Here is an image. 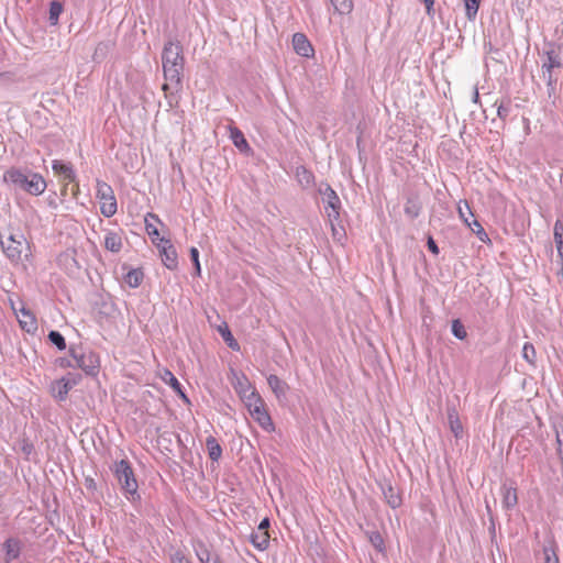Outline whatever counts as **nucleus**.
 Segmentation results:
<instances>
[{
	"label": "nucleus",
	"instance_id": "1",
	"mask_svg": "<svg viewBox=\"0 0 563 563\" xmlns=\"http://www.w3.org/2000/svg\"><path fill=\"white\" fill-rule=\"evenodd\" d=\"M162 63L164 77L167 81L163 85V90L180 88L184 70L183 47L178 43L167 42L163 48Z\"/></svg>",
	"mask_w": 563,
	"mask_h": 563
},
{
	"label": "nucleus",
	"instance_id": "2",
	"mask_svg": "<svg viewBox=\"0 0 563 563\" xmlns=\"http://www.w3.org/2000/svg\"><path fill=\"white\" fill-rule=\"evenodd\" d=\"M0 246L12 265L24 264L32 256L30 242L19 230H10L5 238L0 234Z\"/></svg>",
	"mask_w": 563,
	"mask_h": 563
},
{
	"label": "nucleus",
	"instance_id": "3",
	"mask_svg": "<svg viewBox=\"0 0 563 563\" xmlns=\"http://www.w3.org/2000/svg\"><path fill=\"white\" fill-rule=\"evenodd\" d=\"M3 179L12 184L15 188L34 196L43 194L46 188V181L40 174L23 172L19 168L7 170L3 175Z\"/></svg>",
	"mask_w": 563,
	"mask_h": 563
},
{
	"label": "nucleus",
	"instance_id": "4",
	"mask_svg": "<svg viewBox=\"0 0 563 563\" xmlns=\"http://www.w3.org/2000/svg\"><path fill=\"white\" fill-rule=\"evenodd\" d=\"M111 471L113 472L125 498L131 503L140 501L141 496L137 492L139 484L130 462L128 460L114 462Z\"/></svg>",
	"mask_w": 563,
	"mask_h": 563
},
{
	"label": "nucleus",
	"instance_id": "5",
	"mask_svg": "<svg viewBox=\"0 0 563 563\" xmlns=\"http://www.w3.org/2000/svg\"><path fill=\"white\" fill-rule=\"evenodd\" d=\"M318 191L322 197L327 217L332 224V229L334 230L333 222L338 221L340 218L341 200L333 188L327 183H321Z\"/></svg>",
	"mask_w": 563,
	"mask_h": 563
},
{
	"label": "nucleus",
	"instance_id": "6",
	"mask_svg": "<svg viewBox=\"0 0 563 563\" xmlns=\"http://www.w3.org/2000/svg\"><path fill=\"white\" fill-rule=\"evenodd\" d=\"M70 356L75 361V364L67 363V366H76L81 368L88 375H95L99 368V356L92 352H82L81 350L71 346L69 349Z\"/></svg>",
	"mask_w": 563,
	"mask_h": 563
},
{
	"label": "nucleus",
	"instance_id": "7",
	"mask_svg": "<svg viewBox=\"0 0 563 563\" xmlns=\"http://www.w3.org/2000/svg\"><path fill=\"white\" fill-rule=\"evenodd\" d=\"M96 196L100 200L101 214L110 218L117 213L118 205L111 186L104 181L98 180Z\"/></svg>",
	"mask_w": 563,
	"mask_h": 563
},
{
	"label": "nucleus",
	"instance_id": "8",
	"mask_svg": "<svg viewBox=\"0 0 563 563\" xmlns=\"http://www.w3.org/2000/svg\"><path fill=\"white\" fill-rule=\"evenodd\" d=\"M249 413L264 431L271 433L275 430L274 422L265 407V402L255 406Z\"/></svg>",
	"mask_w": 563,
	"mask_h": 563
},
{
	"label": "nucleus",
	"instance_id": "9",
	"mask_svg": "<svg viewBox=\"0 0 563 563\" xmlns=\"http://www.w3.org/2000/svg\"><path fill=\"white\" fill-rule=\"evenodd\" d=\"M194 551L200 563H222L219 554L211 552L203 541L195 542Z\"/></svg>",
	"mask_w": 563,
	"mask_h": 563
},
{
	"label": "nucleus",
	"instance_id": "10",
	"mask_svg": "<svg viewBox=\"0 0 563 563\" xmlns=\"http://www.w3.org/2000/svg\"><path fill=\"white\" fill-rule=\"evenodd\" d=\"M52 168L56 175L63 178L68 184L74 183L77 178L76 173L70 163H64L55 159L52 163Z\"/></svg>",
	"mask_w": 563,
	"mask_h": 563
},
{
	"label": "nucleus",
	"instance_id": "11",
	"mask_svg": "<svg viewBox=\"0 0 563 563\" xmlns=\"http://www.w3.org/2000/svg\"><path fill=\"white\" fill-rule=\"evenodd\" d=\"M163 245L161 246V254L164 265L168 269H174L177 267V252L176 249L170 244L168 240L162 239Z\"/></svg>",
	"mask_w": 563,
	"mask_h": 563
},
{
	"label": "nucleus",
	"instance_id": "12",
	"mask_svg": "<svg viewBox=\"0 0 563 563\" xmlns=\"http://www.w3.org/2000/svg\"><path fill=\"white\" fill-rule=\"evenodd\" d=\"M292 46L295 52L303 57H309L313 53L312 45L308 41L307 36L302 33H296L292 36Z\"/></svg>",
	"mask_w": 563,
	"mask_h": 563
},
{
	"label": "nucleus",
	"instance_id": "13",
	"mask_svg": "<svg viewBox=\"0 0 563 563\" xmlns=\"http://www.w3.org/2000/svg\"><path fill=\"white\" fill-rule=\"evenodd\" d=\"M21 541L16 538H9L3 543L4 560L10 563L16 560L21 553Z\"/></svg>",
	"mask_w": 563,
	"mask_h": 563
},
{
	"label": "nucleus",
	"instance_id": "14",
	"mask_svg": "<svg viewBox=\"0 0 563 563\" xmlns=\"http://www.w3.org/2000/svg\"><path fill=\"white\" fill-rule=\"evenodd\" d=\"M267 384L272 391L277 397V399L282 400L286 398L287 393L289 390V386L287 385L286 382L280 379L277 375L271 374L267 377Z\"/></svg>",
	"mask_w": 563,
	"mask_h": 563
},
{
	"label": "nucleus",
	"instance_id": "15",
	"mask_svg": "<svg viewBox=\"0 0 563 563\" xmlns=\"http://www.w3.org/2000/svg\"><path fill=\"white\" fill-rule=\"evenodd\" d=\"M231 383L240 398L247 394L249 391H251L252 389H254L251 385V382L243 373L233 372Z\"/></svg>",
	"mask_w": 563,
	"mask_h": 563
},
{
	"label": "nucleus",
	"instance_id": "16",
	"mask_svg": "<svg viewBox=\"0 0 563 563\" xmlns=\"http://www.w3.org/2000/svg\"><path fill=\"white\" fill-rule=\"evenodd\" d=\"M49 389H51L52 396L56 400L64 401V400H66V398L68 396V393L71 389V387L63 378H60V379L54 380L51 384V388Z\"/></svg>",
	"mask_w": 563,
	"mask_h": 563
},
{
	"label": "nucleus",
	"instance_id": "17",
	"mask_svg": "<svg viewBox=\"0 0 563 563\" xmlns=\"http://www.w3.org/2000/svg\"><path fill=\"white\" fill-rule=\"evenodd\" d=\"M229 132L230 139L236 148H239L243 153H249L251 151V147L240 129H238L236 126H230Z\"/></svg>",
	"mask_w": 563,
	"mask_h": 563
},
{
	"label": "nucleus",
	"instance_id": "18",
	"mask_svg": "<svg viewBox=\"0 0 563 563\" xmlns=\"http://www.w3.org/2000/svg\"><path fill=\"white\" fill-rule=\"evenodd\" d=\"M382 490H383V495H384L387 504L391 508L395 509V508L400 507L402 500H401V496H400L398 489L393 487L390 484H386V485L382 486Z\"/></svg>",
	"mask_w": 563,
	"mask_h": 563
},
{
	"label": "nucleus",
	"instance_id": "19",
	"mask_svg": "<svg viewBox=\"0 0 563 563\" xmlns=\"http://www.w3.org/2000/svg\"><path fill=\"white\" fill-rule=\"evenodd\" d=\"M269 538L268 531L256 530L252 532L250 541L258 551H265L269 545Z\"/></svg>",
	"mask_w": 563,
	"mask_h": 563
},
{
	"label": "nucleus",
	"instance_id": "20",
	"mask_svg": "<svg viewBox=\"0 0 563 563\" xmlns=\"http://www.w3.org/2000/svg\"><path fill=\"white\" fill-rule=\"evenodd\" d=\"M104 247L113 253H119L122 249V238L119 233L109 231L104 236Z\"/></svg>",
	"mask_w": 563,
	"mask_h": 563
},
{
	"label": "nucleus",
	"instance_id": "21",
	"mask_svg": "<svg viewBox=\"0 0 563 563\" xmlns=\"http://www.w3.org/2000/svg\"><path fill=\"white\" fill-rule=\"evenodd\" d=\"M563 64L561 62V58L559 54L554 51H548L547 52V60L542 65V69H545L549 73V82L551 81V70L553 68H560Z\"/></svg>",
	"mask_w": 563,
	"mask_h": 563
},
{
	"label": "nucleus",
	"instance_id": "22",
	"mask_svg": "<svg viewBox=\"0 0 563 563\" xmlns=\"http://www.w3.org/2000/svg\"><path fill=\"white\" fill-rule=\"evenodd\" d=\"M503 505L507 509L514 508L518 503L517 490L514 487L504 485L501 487Z\"/></svg>",
	"mask_w": 563,
	"mask_h": 563
},
{
	"label": "nucleus",
	"instance_id": "23",
	"mask_svg": "<svg viewBox=\"0 0 563 563\" xmlns=\"http://www.w3.org/2000/svg\"><path fill=\"white\" fill-rule=\"evenodd\" d=\"M143 278H144V273L141 268H132L125 274L124 282L131 288H136L141 285Z\"/></svg>",
	"mask_w": 563,
	"mask_h": 563
},
{
	"label": "nucleus",
	"instance_id": "24",
	"mask_svg": "<svg viewBox=\"0 0 563 563\" xmlns=\"http://www.w3.org/2000/svg\"><path fill=\"white\" fill-rule=\"evenodd\" d=\"M206 446L208 450L209 457L212 461H218L222 455V448L214 437H208L206 440Z\"/></svg>",
	"mask_w": 563,
	"mask_h": 563
},
{
	"label": "nucleus",
	"instance_id": "25",
	"mask_svg": "<svg viewBox=\"0 0 563 563\" xmlns=\"http://www.w3.org/2000/svg\"><path fill=\"white\" fill-rule=\"evenodd\" d=\"M240 399L247 408V411L252 410V408H254L255 406H258L262 402H264L263 398L255 389H252L251 391L242 396Z\"/></svg>",
	"mask_w": 563,
	"mask_h": 563
},
{
	"label": "nucleus",
	"instance_id": "26",
	"mask_svg": "<svg viewBox=\"0 0 563 563\" xmlns=\"http://www.w3.org/2000/svg\"><path fill=\"white\" fill-rule=\"evenodd\" d=\"M296 176L298 181L305 187H309L314 180L313 174L303 166L297 167Z\"/></svg>",
	"mask_w": 563,
	"mask_h": 563
},
{
	"label": "nucleus",
	"instance_id": "27",
	"mask_svg": "<svg viewBox=\"0 0 563 563\" xmlns=\"http://www.w3.org/2000/svg\"><path fill=\"white\" fill-rule=\"evenodd\" d=\"M339 14H349L353 10L352 0H330Z\"/></svg>",
	"mask_w": 563,
	"mask_h": 563
},
{
	"label": "nucleus",
	"instance_id": "28",
	"mask_svg": "<svg viewBox=\"0 0 563 563\" xmlns=\"http://www.w3.org/2000/svg\"><path fill=\"white\" fill-rule=\"evenodd\" d=\"M449 422H450L451 431L454 433V435L456 438H459L463 432V427L459 420V417H457L455 410H452L451 412H449Z\"/></svg>",
	"mask_w": 563,
	"mask_h": 563
},
{
	"label": "nucleus",
	"instance_id": "29",
	"mask_svg": "<svg viewBox=\"0 0 563 563\" xmlns=\"http://www.w3.org/2000/svg\"><path fill=\"white\" fill-rule=\"evenodd\" d=\"M62 12L63 5L58 1L51 2L48 20L52 25H56L58 23V19Z\"/></svg>",
	"mask_w": 563,
	"mask_h": 563
},
{
	"label": "nucleus",
	"instance_id": "30",
	"mask_svg": "<svg viewBox=\"0 0 563 563\" xmlns=\"http://www.w3.org/2000/svg\"><path fill=\"white\" fill-rule=\"evenodd\" d=\"M465 3V13L470 21H473L476 18L481 0H464Z\"/></svg>",
	"mask_w": 563,
	"mask_h": 563
},
{
	"label": "nucleus",
	"instance_id": "31",
	"mask_svg": "<svg viewBox=\"0 0 563 563\" xmlns=\"http://www.w3.org/2000/svg\"><path fill=\"white\" fill-rule=\"evenodd\" d=\"M48 340L52 344H54L59 351H63L66 349V341L65 338L59 333L58 331L52 330L48 333Z\"/></svg>",
	"mask_w": 563,
	"mask_h": 563
},
{
	"label": "nucleus",
	"instance_id": "32",
	"mask_svg": "<svg viewBox=\"0 0 563 563\" xmlns=\"http://www.w3.org/2000/svg\"><path fill=\"white\" fill-rule=\"evenodd\" d=\"M467 227L478 236L482 242L488 240L487 233L477 220L474 219L472 222L467 223Z\"/></svg>",
	"mask_w": 563,
	"mask_h": 563
},
{
	"label": "nucleus",
	"instance_id": "33",
	"mask_svg": "<svg viewBox=\"0 0 563 563\" xmlns=\"http://www.w3.org/2000/svg\"><path fill=\"white\" fill-rule=\"evenodd\" d=\"M165 375H166V377L164 378V379H165V382H167V383L172 386V388H173L175 391L179 393V394L181 395V397H183V398L187 399V398H186V396H185V394L181 391V385H180V383H179V382H178V379L173 375V373H172V372H169V371H166V374H165Z\"/></svg>",
	"mask_w": 563,
	"mask_h": 563
},
{
	"label": "nucleus",
	"instance_id": "34",
	"mask_svg": "<svg viewBox=\"0 0 563 563\" xmlns=\"http://www.w3.org/2000/svg\"><path fill=\"white\" fill-rule=\"evenodd\" d=\"M220 332H221V335H222L223 340L227 342V344L232 350H234V351H239L240 350L239 343L235 341V339L233 338V335L230 332V330L228 329V327H225L224 330L220 329Z\"/></svg>",
	"mask_w": 563,
	"mask_h": 563
},
{
	"label": "nucleus",
	"instance_id": "35",
	"mask_svg": "<svg viewBox=\"0 0 563 563\" xmlns=\"http://www.w3.org/2000/svg\"><path fill=\"white\" fill-rule=\"evenodd\" d=\"M452 333L456 339L464 340L467 335L463 323L460 320H453Z\"/></svg>",
	"mask_w": 563,
	"mask_h": 563
},
{
	"label": "nucleus",
	"instance_id": "36",
	"mask_svg": "<svg viewBox=\"0 0 563 563\" xmlns=\"http://www.w3.org/2000/svg\"><path fill=\"white\" fill-rule=\"evenodd\" d=\"M522 357L530 364H533L534 363V360H536V350H534V346L527 342L525 343L523 347H522Z\"/></svg>",
	"mask_w": 563,
	"mask_h": 563
},
{
	"label": "nucleus",
	"instance_id": "37",
	"mask_svg": "<svg viewBox=\"0 0 563 563\" xmlns=\"http://www.w3.org/2000/svg\"><path fill=\"white\" fill-rule=\"evenodd\" d=\"M510 112H511V102L509 100L506 102H501L498 106L497 114H498L499 119L506 120L509 117Z\"/></svg>",
	"mask_w": 563,
	"mask_h": 563
},
{
	"label": "nucleus",
	"instance_id": "38",
	"mask_svg": "<svg viewBox=\"0 0 563 563\" xmlns=\"http://www.w3.org/2000/svg\"><path fill=\"white\" fill-rule=\"evenodd\" d=\"M459 214H460V218L467 225V223H470L468 218L470 217L472 218L473 213H472L471 208L466 201L464 202V206H461V205L459 206Z\"/></svg>",
	"mask_w": 563,
	"mask_h": 563
},
{
	"label": "nucleus",
	"instance_id": "39",
	"mask_svg": "<svg viewBox=\"0 0 563 563\" xmlns=\"http://www.w3.org/2000/svg\"><path fill=\"white\" fill-rule=\"evenodd\" d=\"M544 563H560L555 551L550 547L543 548Z\"/></svg>",
	"mask_w": 563,
	"mask_h": 563
},
{
	"label": "nucleus",
	"instance_id": "40",
	"mask_svg": "<svg viewBox=\"0 0 563 563\" xmlns=\"http://www.w3.org/2000/svg\"><path fill=\"white\" fill-rule=\"evenodd\" d=\"M22 314L24 317H27L30 318V322L27 321V319H24V320H20V324L23 329H26L29 332L32 330V329H36V325H35V321L34 319L31 317V314L29 312H26L24 309L22 310Z\"/></svg>",
	"mask_w": 563,
	"mask_h": 563
},
{
	"label": "nucleus",
	"instance_id": "41",
	"mask_svg": "<svg viewBox=\"0 0 563 563\" xmlns=\"http://www.w3.org/2000/svg\"><path fill=\"white\" fill-rule=\"evenodd\" d=\"M554 241L555 245H559V243H563V225L558 221L554 224Z\"/></svg>",
	"mask_w": 563,
	"mask_h": 563
},
{
	"label": "nucleus",
	"instance_id": "42",
	"mask_svg": "<svg viewBox=\"0 0 563 563\" xmlns=\"http://www.w3.org/2000/svg\"><path fill=\"white\" fill-rule=\"evenodd\" d=\"M71 388L75 387L79 380H80V376L79 375H74V374H67L66 376L62 377Z\"/></svg>",
	"mask_w": 563,
	"mask_h": 563
},
{
	"label": "nucleus",
	"instance_id": "43",
	"mask_svg": "<svg viewBox=\"0 0 563 563\" xmlns=\"http://www.w3.org/2000/svg\"><path fill=\"white\" fill-rule=\"evenodd\" d=\"M371 541L374 547L380 548L383 545V539L379 533H374L371 536Z\"/></svg>",
	"mask_w": 563,
	"mask_h": 563
},
{
	"label": "nucleus",
	"instance_id": "44",
	"mask_svg": "<svg viewBox=\"0 0 563 563\" xmlns=\"http://www.w3.org/2000/svg\"><path fill=\"white\" fill-rule=\"evenodd\" d=\"M422 2L426 5L427 14L432 16L434 13V10H433L434 0H422Z\"/></svg>",
	"mask_w": 563,
	"mask_h": 563
},
{
	"label": "nucleus",
	"instance_id": "45",
	"mask_svg": "<svg viewBox=\"0 0 563 563\" xmlns=\"http://www.w3.org/2000/svg\"><path fill=\"white\" fill-rule=\"evenodd\" d=\"M190 260L192 261L194 265H197V263H200L199 262V251L197 250V247L190 249Z\"/></svg>",
	"mask_w": 563,
	"mask_h": 563
},
{
	"label": "nucleus",
	"instance_id": "46",
	"mask_svg": "<svg viewBox=\"0 0 563 563\" xmlns=\"http://www.w3.org/2000/svg\"><path fill=\"white\" fill-rule=\"evenodd\" d=\"M428 249L433 253V254H439V247L435 243V241L432 239V238H429L428 240Z\"/></svg>",
	"mask_w": 563,
	"mask_h": 563
},
{
	"label": "nucleus",
	"instance_id": "47",
	"mask_svg": "<svg viewBox=\"0 0 563 563\" xmlns=\"http://www.w3.org/2000/svg\"><path fill=\"white\" fill-rule=\"evenodd\" d=\"M173 563H189V561L185 558L184 554L177 552L173 556Z\"/></svg>",
	"mask_w": 563,
	"mask_h": 563
},
{
	"label": "nucleus",
	"instance_id": "48",
	"mask_svg": "<svg viewBox=\"0 0 563 563\" xmlns=\"http://www.w3.org/2000/svg\"><path fill=\"white\" fill-rule=\"evenodd\" d=\"M271 526V522H269V519L268 518H264L258 527H257V530H261V531H268V528Z\"/></svg>",
	"mask_w": 563,
	"mask_h": 563
},
{
	"label": "nucleus",
	"instance_id": "49",
	"mask_svg": "<svg viewBox=\"0 0 563 563\" xmlns=\"http://www.w3.org/2000/svg\"><path fill=\"white\" fill-rule=\"evenodd\" d=\"M146 231L150 236L158 235V230L155 227H153L152 224L146 225Z\"/></svg>",
	"mask_w": 563,
	"mask_h": 563
},
{
	"label": "nucleus",
	"instance_id": "50",
	"mask_svg": "<svg viewBox=\"0 0 563 563\" xmlns=\"http://www.w3.org/2000/svg\"><path fill=\"white\" fill-rule=\"evenodd\" d=\"M556 251L558 257L560 258L561 264H563V243H559V245H556Z\"/></svg>",
	"mask_w": 563,
	"mask_h": 563
},
{
	"label": "nucleus",
	"instance_id": "51",
	"mask_svg": "<svg viewBox=\"0 0 563 563\" xmlns=\"http://www.w3.org/2000/svg\"><path fill=\"white\" fill-rule=\"evenodd\" d=\"M195 266V274L197 276H200V273H201V266H200V263H197V265H194Z\"/></svg>",
	"mask_w": 563,
	"mask_h": 563
},
{
	"label": "nucleus",
	"instance_id": "52",
	"mask_svg": "<svg viewBox=\"0 0 563 563\" xmlns=\"http://www.w3.org/2000/svg\"><path fill=\"white\" fill-rule=\"evenodd\" d=\"M406 212L408 214H410L411 217H416L417 216V212H412V209H410L409 207L406 208Z\"/></svg>",
	"mask_w": 563,
	"mask_h": 563
},
{
	"label": "nucleus",
	"instance_id": "53",
	"mask_svg": "<svg viewBox=\"0 0 563 563\" xmlns=\"http://www.w3.org/2000/svg\"><path fill=\"white\" fill-rule=\"evenodd\" d=\"M478 98H479V96H478V91H477V90H475L474 96H473V100H474V102H477Z\"/></svg>",
	"mask_w": 563,
	"mask_h": 563
}]
</instances>
